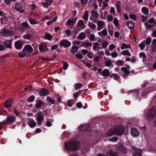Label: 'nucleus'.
Instances as JSON below:
<instances>
[{
    "instance_id": "obj_46",
    "label": "nucleus",
    "mask_w": 156,
    "mask_h": 156,
    "mask_svg": "<svg viewBox=\"0 0 156 156\" xmlns=\"http://www.w3.org/2000/svg\"><path fill=\"white\" fill-rule=\"evenodd\" d=\"M139 56L140 58H143V59H146L147 58V56L145 54L144 52H141L139 53Z\"/></svg>"
},
{
    "instance_id": "obj_39",
    "label": "nucleus",
    "mask_w": 156,
    "mask_h": 156,
    "mask_svg": "<svg viewBox=\"0 0 156 156\" xmlns=\"http://www.w3.org/2000/svg\"><path fill=\"white\" fill-rule=\"evenodd\" d=\"M47 100L48 102H50L51 104H55V105L56 104V103H55L54 101L49 96L47 97ZM55 106V105L54 106V107Z\"/></svg>"
},
{
    "instance_id": "obj_35",
    "label": "nucleus",
    "mask_w": 156,
    "mask_h": 156,
    "mask_svg": "<svg viewBox=\"0 0 156 156\" xmlns=\"http://www.w3.org/2000/svg\"><path fill=\"white\" fill-rule=\"evenodd\" d=\"M91 14L95 18L98 17L99 15L98 12L94 10H92L91 12Z\"/></svg>"
},
{
    "instance_id": "obj_62",
    "label": "nucleus",
    "mask_w": 156,
    "mask_h": 156,
    "mask_svg": "<svg viewBox=\"0 0 156 156\" xmlns=\"http://www.w3.org/2000/svg\"><path fill=\"white\" fill-rule=\"evenodd\" d=\"M6 47L2 44H0V51H2L5 50Z\"/></svg>"
},
{
    "instance_id": "obj_4",
    "label": "nucleus",
    "mask_w": 156,
    "mask_h": 156,
    "mask_svg": "<svg viewBox=\"0 0 156 156\" xmlns=\"http://www.w3.org/2000/svg\"><path fill=\"white\" fill-rule=\"evenodd\" d=\"M0 33L2 36L6 37L12 35L13 32L12 30L3 28L1 30Z\"/></svg>"
},
{
    "instance_id": "obj_25",
    "label": "nucleus",
    "mask_w": 156,
    "mask_h": 156,
    "mask_svg": "<svg viewBox=\"0 0 156 156\" xmlns=\"http://www.w3.org/2000/svg\"><path fill=\"white\" fill-rule=\"evenodd\" d=\"M32 121H28V122L27 124L31 128H34L35 126H36V123L34 121L33 119H32Z\"/></svg>"
},
{
    "instance_id": "obj_59",
    "label": "nucleus",
    "mask_w": 156,
    "mask_h": 156,
    "mask_svg": "<svg viewBox=\"0 0 156 156\" xmlns=\"http://www.w3.org/2000/svg\"><path fill=\"white\" fill-rule=\"evenodd\" d=\"M111 61L110 60H108L105 63V65L107 66H109L111 65Z\"/></svg>"
},
{
    "instance_id": "obj_44",
    "label": "nucleus",
    "mask_w": 156,
    "mask_h": 156,
    "mask_svg": "<svg viewBox=\"0 0 156 156\" xmlns=\"http://www.w3.org/2000/svg\"><path fill=\"white\" fill-rule=\"evenodd\" d=\"M83 19L85 20H87L88 18V12L87 11H85L84 12V16L83 17Z\"/></svg>"
},
{
    "instance_id": "obj_11",
    "label": "nucleus",
    "mask_w": 156,
    "mask_h": 156,
    "mask_svg": "<svg viewBox=\"0 0 156 156\" xmlns=\"http://www.w3.org/2000/svg\"><path fill=\"white\" fill-rule=\"evenodd\" d=\"M115 135H120L124 132V129L122 126H119L118 128L114 129Z\"/></svg>"
},
{
    "instance_id": "obj_50",
    "label": "nucleus",
    "mask_w": 156,
    "mask_h": 156,
    "mask_svg": "<svg viewBox=\"0 0 156 156\" xmlns=\"http://www.w3.org/2000/svg\"><path fill=\"white\" fill-rule=\"evenodd\" d=\"M118 138L116 137H113L112 138L109 139V140L110 141L113 142H116L118 140Z\"/></svg>"
},
{
    "instance_id": "obj_43",
    "label": "nucleus",
    "mask_w": 156,
    "mask_h": 156,
    "mask_svg": "<svg viewBox=\"0 0 156 156\" xmlns=\"http://www.w3.org/2000/svg\"><path fill=\"white\" fill-rule=\"evenodd\" d=\"M151 38L150 37H148L146 39V44L147 45H149L151 42Z\"/></svg>"
},
{
    "instance_id": "obj_40",
    "label": "nucleus",
    "mask_w": 156,
    "mask_h": 156,
    "mask_svg": "<svg viewBox=\"0 0 156 156\" xmlns=\"http://www.w3.org/2000/svg\"><path fill=\"white\" fill-rule=\"evenodd\" d=\"M25 51H20L18 53V56L20 58H23L26 56V53Z\"/></svg>"
},
{
    "instance_id": "obj_13",
    "label": "nucleus",
    "mask_w": 156,
    "mask_h": 156,
    "mask_svg": "<svg viewBox=\"0 0 156 156\" xmlns=\"http://www.w3.org/2000/svg\"><path fill=\"white\" fill-rule=\"evenodd\" d=\"M27 51L30 53L32 52L33 51V48L30 45L27 44L26 45L22 51Z\"/></svg>"
},
{
    "instance_id": "obj_6",
    "label": "nucleus",
    "mask_w": 156,
    "mask_h": 156,
    "mask_svg": "<svg viewBox=\"0 0 156 156\" xmlns=\"http://www.w3.org/2000/svg\"><path fill=\"white\" fill-rule=\"evenodd\" d=\"M24 7V6L22 4L18 3L16 4L15 8L17 11L20 12L21 13H22L25 12L23 9Z\"/></svg>"
},
{
    "instance_id": "obj_56",
    "label": "nucleus",
    "mask_w": 156,
    "mask_h": 156,
    "mask_svg": "<svg viewBox=\"0 0 156 156\" xmlns=\"http://www.w3.org/2000/svg\"><path fill=\"white\" fill-rule=\"evenodd\" d=\"M91 127L90 125H88L87 126H85V132L87 131L89 132L91 129Z\"/></svg>"
},
{
    "instance_id": "obj_27",
    "label": "nucleus",
    "mask_w": 156,
    "mask_h": 156,
    "mask_svg": "<svg viewBox=\"0 0 156 156\" xmlns=\"http://www.w3.org/2000/svg\"><path fill=\"white\" fill-rule=\"evenodd\" d=\"M98 34L100 36H102V35L106 36L107 34V31L106 29H105L102 31L98 32Z\"/></svg>"
},
{
    "instance_id": "obj_45",
    "label": "nucleus",
    "mask_w": 156,
    "mask_h": 156,
    "mask_svg": "<svg viewBox=\"0 0 156 156\" xmlns=\"http://www.w3.org/2000/svg\"><path fill=\"white\" fill-rule=\"evenodd\" d=\"M73 22L72 19H69L66 22V24L67 26L73 25L74 24H73Z\"/></svg>"
},
{
    "instance_id": "obj_29",
    "label": "nucleus",
    "mask_w": 156,
    "mask_h": 156,
    "mask_svg": "<svg viewBox=\"0 0 156 156\" xmlns=\"http://www.w3.org/2000/svg\"><path fill=\"white\" fill-rule=\"evenodd\" d=\"M141 10L143 13L145 15H147L149 13V10L148 8L146 7H143L142 8Z\"/></svg>"
},
{
    "instance_id": "obj_55",
    "label": "nucleus",
    "mask_w": 156,
    "mask_h": 156,
    "mask_svg": "<svg viewBox=\"0 0 156 156\" xmlns=\"http://www.w3.org/2000/svg\"><path fill=\"white\" fill-rule=\"evenodd\" d=\"M55 97L57 100L58 102H61L62 100L61 97L58 94H55Z\"/></svg>"
},
{
    "instance_id": "obj_15",
    "label": "nucleus",
    "mask_w": 156,
    "mask_h": 156,
    "mask_svg": "<svg viewBox=\"0 0 156 156\" xmlns=\"http://www.w3.org/2000/svg\"><path fill=\"white\" fill-rule=\"evenodd\" d=\"M132 136L133 137H136L139 135V132L137 129L135 128L132 129L131 130Z\"/></svg>"
},
{
    "instance_id": "obj_32",
    "label": "nucleus",
    "mask_w": 156,
    "mask_h": 156,
    "mask_svg": "<svg viewBox=\"0 0 156 156\" xmlns=\"http://www.w3.org/2000/svg\"><path fill=\"white\" fill-rule=\"evenodd\" d=\"M52 36L48 33H47L45 34L44 38L51 41L52 39Z\"/></svg>"
},
{
    "instance_id": "obj_19",
    "label": "nucleus",
    "mask_w": 156,
    "mask_h": 156,
    "mask_svg": "<svg viewBox=\"0 0 156 156\" xmlns=\"http://www.w3.org/2000/svg\"><path fill=\"white\" fill-rule=\"evenodd\" d=\"M12 40H8L4 43V44L7 48H12Z\"/></svg>"
},
{
    "instance_id": "obj_38",
    "label": "nucleus",
    "mask_w": 156,
    "mask_h": 156,
    "mask_svg": "<svg viewBox=\"0 0 156 156\" xmlns=\"http://www.w3.org/2000/svg\"><path fill=\"white\" fill-rule=\"evenodd\" d=\"M144 26L147 27V29L153 28L154 26L152 24H149L148 22H146L144 23Z\"/></svg>"
},
{
    "instance_id": "obj_16",
    "label": "nucleus",
    "mask_w": 156,
    "mask_h": 156,
    "mask_svg": "<svg viewBox=\"0 0 156 156\" xmlns=\"http://www.w3.org/2000/svg\"><path fill=\"white\" fill-rule=\"evenodd\" d=\"M110 75V73L109 70L107 69H104L102 71L101 73V75L105 77L108 76H109Z\"/></svg>"
},
{
    "instance_id": "obj_54",
    "label": "nucleus",
    "mask_w": 156,
    "mask_h": 156,
    "mask_svg": "<svg viewBox=\"0 0 156 156\" xmlns=\"http://www.w3.org/2000/svg\"><path fill=\"white\" fill-rule=\"evenodd\" d=\"M39 58L40 59L44 60H47L51 61L53 60V59H49V58H44V57L42 56H39Z\"/></svg>"
},
{
    "instance_id": "obj_14",
    "label": "nucleus",
    "mask_w": 156,
    "mask_h": 156,
    "mask_svg": "<svg viewBox=\"0 0 156 156\" xmlns=\"http://www.w3.org/2000/svg\"><path fill=\"white\" fill-rule=\"evenodd\" d=\"M36 115H37V124L39 125H40L42 123V121L43 120L44 117L41 114H38V113H37Z\"/></svg>"
},
{
    "instance_id": "obj_49",
    "label": "nucleus",
    "mask_w": 156,
    "mask_h": 156,
    "mask_svg": "<svg viewBox=\"0 0 156 156\" xmlns=\"http://www.w3.org/2000/svg\"><path fill=\"white\" fill-rule=\"evenodd\" d=\"M104 23V21L101 20H100L97 23V24L98 27H101L103 26Z\"/></svg>"
},
{
    "instance_id": "obj_7",
    "label": "nucleus",
    "mask_w": 156,
    "mask_h": 156,
    "mask_svg": "<svg viewBox=\"0 0 156 156\" xmlns=\"http://www.w3.org/2000/svg\"><path fill=\"white\" fill-rule=\"evenodd\" d=\"M39 49L41 52L46 51L49 50L47 45L45 44L44 42H42L39 44Z\"/></svg>"
},
{
    "instance_id": "obj_47",
    "label": "nucleus",
    "mask_w": 156,
    "mask_h": 156,
    "mask_svg": "<svg viewBox=\"0 0 156 156\" xmlns=\"http://www.w3.org/2000/svg\"><path fill=\"white\" fill-rule=\"evenodd\" d=\"M79 128V129L81 131L85 132V126H83V125H81L80 126Z\"/></svg>"
},
{
    "instance_id": "obj_21",
    "label": "nucleus",
    "mask_w": 156,
    "mask_h": 156,
    "mask_svg": "<svg viewBox=\"0 0 156 156\" xmlns=\"http://www.w3.org/2000/svg\"><path fill=\"white\" fill-rule=\"evenodd\" d=\"M142 150L141 149L136 148L135 151L133 156H141Z\"/></svg>"
},
{
    "instance_id": "obj_52",
    "label": "nucleus",
    "mask_w": 156,
    "mask_h": 156,
    "mask_svg": "<svg viewBox=\"0 0 156 156\" xmlns=\"http://www.w3.org/2000/svg\"><path fill=\"white\" fill-rule=\"evenodd\" d=\"M113 23L116 26H118L119 25V23L118 20V19L116 18L115 17L114 19Z\"/></svg>"
},
{
    "instance_id": "obj_10",
    "label": "nucleus",
    "mask_w": 156,
    "mask_h": 156,
    "mask_svg": "<svg viewBox=\"0 0 156 156\" xmlns=\"http://www.w3.org/2000/svg\"><path fill=\"white\" fill-rule=\"evenodd\" d=\"M13 101V100L12 98H10L7 99L4 103L5 107L6 108L10 107L12 105Z\"/></svg>"
},
{
    "instance_id": "obj_30",
    "label": "nucleus",
    "mask_w": 156,
    "mask_h": 156,
    "mask_svg": "<svg viewBox=\"0 0 156 156\" xmlns=\"http://www.w3.org/2000/svg\"><path fill=\"white\" fill-rule=\"evenodd\" d=\"M107 135L108 136H111L115 135L114 129H110L107 132Z\"/></svg>"
},
{
    "instance_id": "obj_3",
    "label": "nucleus",
    "mask_w": 156,
    "mask_h": 156,
    "mask_svg": "<svg viewBox=\"0 0 156 156\" xmlns=\"http://www.w3.org/2000/svg\"><path fill=\"white\" fill-rule=\"evenodd\" d=\"M16 118L12 115H9L7 117L6 119L3 121L2 123L5 125L10 124L15 121Z\"/></svg>"
},
{
    "instance_id": "obj_33",
    "label": "nucleus",
    "mask_w": 156,
    "mask_h": 156,
    "mask_svg": "<svg viewBox=\"0 0 156 156\" xmlns=\"http://www.w3.org/2000/svg\"><path fill=\"white\" fill-rule=\"evenodd\" d=\"M77 25L80 27H83L84 28L86 27V26L84 24V22L82 20H79L77 23Z\"/></svg>"
},
{
    "instance_id": "obj_64",
    "label": "nucleus",
    "mask_w": 156,
    "mask_h": 156,
    "mask_svg": "<svg viewBox=\"0 0 156 156\" xmlns=\"http://www.w3.org/2000/svg\"><path fill=\"white\" fill-rule=\"evenodd\" d=\"M129 16L130 19H133L134 20H135L136 19V16L134 14H130Z\"/></svg>"
},
{
    "instance_id": "obj_34",
    "label": "nucleus",
    "mask_w": 156,
    "mask_h": 156,
    "mask_svg": "<svg viewBox=\"0 0 156 156\" xmlns=\"http://www.w3.org/2000/svg\"><path fill=\"white\" fill-rule=\"evenodd\" d=\"M30 23L32 25H34L37 23V22L35 20L33 19L32 18H29L28 19Z\"/></svg>"
},
{
    "instance_id": "obj_22",
    "label": "nucleus",
    "mask_w": 156,
    "mask_h": 156,
    "mask_svg": "<svg viewBox=\"0 0 156 156\" xmlns=\"http://www.w3.org/2000/svg\"><path fill=\"white\" fill-rule=\"evenodd\" d=\"M29 32V31H27V34H26L23 35V38L25 39H27L28 40H31L32 37L30 33H27Z\"/></svg>"
},
{
    "instance_id": "obj_1",
    "label": "nucleus",
    "mask_w": 156,
    "mask_h": 156,
    "mask_svg": "<svg viewBox=\"0 0 156 156\" xmlns=\"http://www.w3.org/2000/svg\"><path fill=\"white\" fill-rule=\"evenodd\" d=\"M156 116V106L145 111L144 117L148 121H151Z\"/></svg>"
},
{
    "instance_id": "obj_28",
    "label": "nucleus",
    "mask_w": 156,
    "mask_h": 156,
    "mask_svg": "<svg viewBox=\"0 0 156 156\" xmlns=\"http://www.w3.org/2000/svg\"><path fill=\"white\" fill-rule=\"evenodd\" d=\"M35 97L34 95H30L27 99V101L29 102H33L35 100Z\"/></svg>"
},
{
    "instance_id": "obj_26",
    "label": "nucleus",
    "mask_w": 156,
    "mask_h": 156,
    "mask_svg": "<svg viewBox=\"0 0 156 156\" xmlns=\"http://www.w3.org/2000/svg\"><path fill=\"white\" fill-rule=\"evenodd\" d=\"M78 48L76 45L73 46L71 49L70 52L73 53H76L77 52Z\"/></svg>"
},
{
    "instance_id": "obj_8",
    "label": "nucleus",
    "mask_w": 156,
    "mask_h": 156,
    "mask_svg": "<svg viewBox=\"0 0 156 156\" xmlns=\"http://www.w3.org/2000/svg\"><path fill=\"white\" fill-rule=\"evenodd\" d=\"M115 148L117 151H120L122 153H125L127 152L126 148L122 144L116 145Z\"/></svg>"
},
{
    "instance_id": "obj_2",
    "label": "nucleus",
    "mask_w": 156,
    "mask_h": 156,
    "mask_svg": "<svg viewBox=\"0 0 156 156\" xmlns=\"http://www.w3.org/2000/svg\"><path fill=\"white\" fill-rule=\"evenodd\" d=\"M80 144L79 141L74 140L65 143V147L67 150L76 151L79 149Z\"/></svg>"
},
{
    "instance_id": "obj_63",
    "label": "nucleus",
    "mask_w": 156,
    "mask_h": 156,
    "mask_svg": "<svg viewBox=\"0 0 156 156\" xmlns=\"http://www.w3.org/2000/svg\"><path fill=\"white\" fill-rule=\"evenodd\" d=\"M30 6L31 7V10L32 11H34L37 8V6L35 4H32L30 5Z\"/></svg>"
},
{
    "instance_id": "obj_24",
    "label": "nucleus",
    "mask_w": 156,
    "mask_h": 156,
    "mask_svg": "<svg viewBox=\"0 0 156 156\" xmlns=\"http://www.w3.org/2000/svg\"><path fill=\"white\" fill-rule=\"evenodd\" d=\"M131 46L129 44H126L123 43L122 44L121 49L122 50H123L125 49H129L131 48Z\"/></svg>"
},
{
    "instance_id": "obj_23",
    "label": "nucleus",
    "mask_w": 156,
    "mask_h": 156,
    "mask_svg": "<svg viewBox=\"0 0 156 156\" xmlns=\"http://www.w3.org/2000/svg\"><path fill=\"white\" fill-rule=\"evenodd\" d=\"M126 25L130 29H133L134 27L133 23L131 21H127L126 23Z\"/></svg>"
},
{
    "instance_id": "obj_37",
    "label": "nucleus",
    "mask_w": 156,
    "mask_h": 156,
    "mask_svg": "<svg viewBox=\"0 0 156 156\" xmlns=\"http://www.w3.org/2000/svg\"><path fill=\"white\" fill-rule=\"evenodd\" d=\"M88 26L93 30H95L96 28V25L90 22L88 23Z\"/></svg>"
},
{
    "instance_id": "obj_57",
    "label": "nucleus",
    "mask_w": 156,
    "mask_h": 156,
    "mask_svg": "<svg viewBox=\"0 0 156 156\" xmlns=\"http://www.w3.org/2000/svg\"><path fill=\"white\" fill-rule=\"evenodd\" d=\"M80 94V93L78 92H77L76 93L73 94V96L75 99L76 100Z\"/></svg>"
},
{
    "instance_id": "obj_31",
    "label": "nucleus",
    "mask_w": 156,
    "mask_h": 156,
    "mask_svg": "<svg viewBox=\"0 0 156 156\" xmlns=\"http://www.w3.org/2000/svg\"><path fill=\"white\" fill-rule=\"evenodd\" d=\"M86 38V36L85 33L83 32H81L79 35L78 39L80 40H82L83 39H85Z\"/></svg>"
},
{
    "instance_id": "obj_20",
    "label": "nucleus",
    "mask_w": 156,
    "mask_h": 156,
    "mask_svg": "<svg viewBox=\"0 0 156 156\" xmlns=\"http://www.w3.org/2000/svg\"><path fill=\"white\" fill-rule=\"evenodd\" d=\"M21 25L22 27L21 28V29H22L23 30H24L25 28H28V29H30V26L29 25L27 22L22 23Z\"/></svg>"
},
{
    "instance_id": "obj_36",
    "label": "nucleus",
    "mask_w": 156,
    "mask_h": 156,
    "mask_svg": "<svg viewBox=\"0 0 156 156\" xmlns=\"http://www.w3.org/2000/svg\"><path fill=\"white\" fill-rule=\"evenodd\" d=\"M115 63L119 66H122L123 64V61L122 60H118L116 61Z\"/></svg>"
},
{
    "instance_id": "obj_48",
    "label": "nucleus",
    "mask_w": 156,
    "mask_h": 156,
    "mask_svg": "<svg viewBox=\"0 0 156 156\" xmlns=\"http://www.w3.org/2000/svg\"><path fill=\"white\" fill-rule=\"evenodd\" d=\"M69 66V64L66 62H64L63 64V69L64 70H66Z\"/></svg>"
},
{
    "instance_id": "obj_17",
    "label": "nucleus",
    "mask_w": 156,
    "mask_h": 156,
    "mask_svg": "<svg viewBox=\"0 0 156 156\" xmlns=\"http://www.w3.org/2000/svg\"><path fill=\"white\" fill-rule=\"evenodd\" d=\"M106 154L107 156H119L117 152H114L112 150H109L107 153Z\"/></svg>"
},
{
    "instance_id": "obj_18",
    "label": "nucleus",
    "mask_w": 156,
    "mask_h": 156,
    "mask_svg": "<svg viewBox=\"0 0 156 156\" xmlns=\"http://www.w3.org/2000/svg\"><path fill=\"white\" fill-rule=\"evenodd\" d=\"M43 101L40 100H38L36 101L35 107L37 108H39L43 105Z\"/></svg>"
},
{
    "instance_id": "obj_12",
    "label": "nucleus",
    "mask_w": 156,
    "mask_h": 156,
    "mask_svg": "<svg viewBox=\"0 0 156 156\" xmlns=\"http://www.w3.org/2000/svg\"><path fill=\"white\" fill-rule=\"evenodd\" d=\"M49 94V91L45 88L41 89L39 92V94L41 96H45Z\"/></svg>"
},
{
    "instance_id": "obj_41",
    "label": "nucleus",
    "mask_w": 156,
    "mask_h": 156,
    "mask_svg": "<svg viewBox=\"0 0 156 156\" xmlns=\"http://www.w3.org/2000/svg\"><path fill=\"white\" fill-rule=\"evenodd\" d=\"M75 88L76 90H77L78 89L82 87L83 86V85L81 83H77L75 84Z\"/></svg>"
},
{
    "instance_id": "obj_60",
    "label": "nucleus",
    "mask_w": 156,
    "mask_h": 156,
    "mask_svg": "<svg viewBox=\"0 0 156 156\" xmlns=\"http://www.w3.org/2000/svg\"><path fill=\"white\" fill-rule=\"evenodd\" d=\"M129 52V50H124L122 51L121 54L124 55H125L128 54V53Z\"/></svg>"
},
{
    "instance_id": "obj_5",
    "label": "nucleus",
    "mask_w": 156,
    "mask_h": 156,
    "mask_svg": "<svg viewBox=\"0 0 156 156\" xmlns=\"http://www.w3.org/2000/svg\"><path fill=\"white\" fill-rule=\"evenodd\" d=\"M59 44L61 47L64 46V48H66L69 47L71 45V43L67 39H63L60 41Z\"/></svg>"
},
{
    "instance_id": "obj_42",
    "label": "nucleus",
    "mask_w": 156,
    "mask_h": 156,
    "mask_svg": "<svg viewBox=\"0 0 156 156\" xmlns=\"http://www.w3.org/2000/svg\"><path fill=\"white\" fill-rule=\"evenodd\" d=\"M73 103L74 101L73 100H69L68 101L67 104L68 106L70 107L73 105Z\"/></svg>"
},
{
    "instance_id": "obj_58",
    "label": "nucleus",
    "mask_w": 156,
    "mask_h": 156,
    "mask_svg": "<svg viewBox=\"0 0 156 156\" xmlns=\"http://www.w3.org/2000/svg\"><path fill=\"white\" fill-rule=\"evenodd\" d=\"M152 46L156 48V39H154L153 40L151 47Z\"/></svg>"
},
{
    "instance_id": "obj_9",
    "label": "nucleus",
    "mask_w": 156,
    "mask_h": 156,
    "mask_svg": "<svg viewBox=\"0 0 156 156\" xmlns=\"http://www.w3.org/2000/svg\"><path fill=\"white\" fill-rule=\"evenodd\" d=\"M23 45V43L21 40L16 41L15 43L14 46L16 49L17 50H20L22 49Z\"/></svg>"
},
{
    "instance_id": "obj_53",
    "label": "nucleus",
    "mask_w": 156,
    "mask_h": 156,
    "mask_svg": "<svg viewBox=\"0 0 156 156\" xmlns=\"http://www.w3.org/2000/svg\"><path fill=\"white\" fill-rule=\"evenodd\" d=\"M139 46L140 47L141 50H143L145 47V44L143 43H141L139 45Z\"/></svg>"
},
{
    "instance_id": "obj_61",
    "label": "nucleus",
    "mask_w": 156,
    "mask_h": 156,
    "mask_svg": "<svg viewBox=\"0 0 156 156\" xmlns=\"http://www.w3.org/2000/svg\"><path fill=\"white\" fill-rule=\"evenodd\" d=\"M111 55L113 58H115L118 56V54L116 52H113L112 53Z\"/></svg>"
},
{
    "instance_id": "obj_51",
    "label": "nucleus",
    "mask_w": 156,
    "mask_h": 156,
    "mask_svg": "<svg viewBox=\"0 0 156 156\" xmlns=\"http://www.w3.org/2000/svg\"><path fill=\"white\" fill-rule=\"evenodd\" d=\"M82 62L83 63L85 64L89 68L90 67H92V66H91L89 63L86 62V61L85 60H83L82 61Z\"/></svg>"
}]
</instances>
